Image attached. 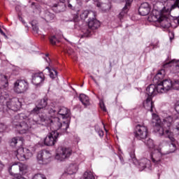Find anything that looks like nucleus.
<instances>
[{
    "label": "nucleus",
    "mask_w": 179,
    "mask_h": 179,
    "mask_svg": "<svg viewBox=\"0 0 179 179\" xmlns=\"http://www.w3.org/2000/svg\"><path fill=\"white\" fill-rule=\"evenodd\" d=\"M57 41H58V40L57 39V37H55V36H52L50 38V42L51 43V44H52L53 45L57 44Z\"/></svg>",
    "instance_id": "36"
},
{
    "label": "nucleus",
    "mask_w": 179,
    "mask_h": 179,
    "mask_svg": "<svg viewBox=\"0 0 179 179\" xmlns=\"http://www.w3.org/2000/svg\"><path fill=\"white\" fill-rule=\"evenodd\" d=\"M88 27L91 30H96L100 27V22L95 18H92L88 22Z\"/></svg>",
    "instance_id": "22"
},
{
    "label": "nucleus",
    "mask_w": 179,
    "mask_h": 179,
    "mask_svg": "<svg viewBox=\"0 0 179 179\" xmlns=\"http://www.w3.org/2000/svg\"><path fill=\"white\" fill-rule=\"evenodd\" d=\"M99 106L101 110H103V111H105V112L107 111V108H106V105H104V102L101 101L99 103Z\"/></svg>",
    "instance_id": "39"
},
{
    "label": "nucleus",
    "mask_w": 179,
    "mask_h": 179,
    "mask_svg": "<svg viewBox=\"0 0 179 179\" xmlns=\"http://www.w3.org/2000/svg\"><path fill=\"white\" fill-rule=\"evenodd\" d=\"M97 134L99 136H104V132L103 130H98Z\"/></svg>",
    "instance_id": "42"
},
{
    "label": "nucleus",
    "mask_w": 179,
    "mask_h": 179,
    "mask_svg": "<svg viewBox=\"0 0 179 179\" xmlns=\"http://www.w3.org/2000/svg\"><path fill=\"white\" fill-rule=\"evenodd\" d=\"M159 2H161L162 3H166L167 2V4L171 7L170 10H173V9H171V0H158Z\"/></svg>",
    "instance_id": "35"
},
{
    "label": "nucleus",
    "mask_w": 179,
    "mask_h": 179,
    "mask_svg": "<svg viewBox=\"0 0 179 179\" xmlns=\"http://www.w3.org/2000/svg\"><path fill=\"white\" fill-rule=\"evenodd\" d=\"M41 121L43 122H47V124H50L52 131L55 132H60L59 135H62V134H65L66 132V129L69 128V120L64 121L62 123L59 121V117H51L50 119H41Z\"/></svg>",
    "instance_id": "3"
},
{
    "label": "nucleus",
    "mask_w": 179,
    "mask_h": 179,
    "mask_svg": "<svg viewBox=\"0 0 179 179\" xmlns=\"http://www.w3.org/2000/svg\"><path fill=\"white\" fill-rule=\"evenodd\" d=\"M147 94L150 97V96H156L159 92L157 90V85L156 84H151L146 89Z\"/></svg>",
    "instance_id": "20"
},
{
    "label": "nucleus",
    "mask_w": 179,
    "mask_h": 179,
    "mask_svg": "<svg viewBox=\"0 0 179 179\" xmlns=\"http://www.w3.org/2000/svg\"><path fill=\"white\" fill-rule=\"evenodd\" d=\"M59 134V131H52V132H50L44 139L45 145H46V146H54V145H55L57 143L58 136L61 135Z\"/></svg>",
    "instance_id": "9"
},
{
    "label": "nucleus",
    "mask_w": 179,
    "mask_h": 179,
    "mask_svg": "<svg viewBox=\"0 0 179 179\" xmlns=\"http://www.w3.org/2000/svg\"><path fill=\"white\" fill-rule=\"evenodd\" d=\"M84 179H95L94 176L92 171H85L83 174Z\"/></svg>",
    "instance_id": "32"
},
{
    "label": "nucleus",
    "mask_w": 179,
    "mask_h": 179,
    "mask_svg": "<svg viewBox=\"0 0 179 179\" xmlns=\"http://www.w3.org/2000/svg\"><path fill=\"white\" fill-rule=\"evenodd\" d=\"M175 117L173 115H169L163 119V121L159 118L157 115L152 113V124L155 125V130L161 136H167L170 141L174 142V134L170 129V127L174 123Z\"/></svg>",
    "instance_id": "1"
},
{
    "label": "nucleus",
    "mask_w": 179,
    "mask_h": 179,
    "mask_svg": "<svg viewBox=\"0 0 179 179\" xmlns=\"http://www.w3.org/2000/svg\"><path fill=\"white\" fill-rule=\"evenodd\" d=\"M46 69H48V71H50V67H46Z\"/></svg>",
    "instance_id": "53"
},
{
    "label": "nucleus",
    "mask_w": 179,
    "mask_h": 179,
    "mask_svg": "<svg viewBox=\"0 0 179 179\" xmlns=\"http://www.w3.org/2000/svg\"><path fill=\"white\" fill-rule=\"evenodd\" d=\"M157 44H158V42H157L156 43H152L150 44V46H151V47H153V48H156V47H157Z\"/></svg>",
    "instance_id": "45"
},
{
    "label": "nucleus",
    "mask_w": 179,
    "mask_h": 179,
    "mask_svg": "<svg viewBox=\"0 0 179 179\" xmlns=\"http://www.w3.org/2000/svg\"><path fill=\"white\" fill-rule=\"evenodd\" d=\"M80 101L85 106V107H87V106H90V101L89 99V96H86L85 94H80L79 96Z\"/></svg>",
    "instance_id": "26"
},
{
    "label": "nucleus",
    "mask_w": 179,
    "mask_h": 179,
    "mask_svg": "<svg viewBox=\"0 0 179 179\" xmlns=\"http://www.w3.org/2000/svg\"><path fill=\"white\" fill-rule=\"evenodd\" d=\"M143 107L147 111H150L151 113L155 111V104L153 103V101H152V97L148 96L147 98L143 103Z\"/></svg>",
    "instance_id": "19"
},
{
    "label": "nucleus",
    "mask_w": 179,
    "mask_h": 179,
    "mask_svg": "<svg viewBox=\"0 0 179 179\" xmlns=\"http://www.w3.org/2000/svg\"><path fill=\"white\" fill-rule=\"evenodd\" d=\"M83 87V85H81V87Z\"/></svg>",
    "instance_id": "55"
},
{
    "label": "nucleus",
    "mask_w": 179,
    "mask_h": 179,
    "mask_svg": "<svg viewBox=\"0 0 179 179\" xmlns=\"http://www.w3.org/2000/svg\"><path fill=\"white\" fill-rule=\"evenodd\" d=\"M13 90L17 94H22L29 90V83L24 80H17L14 83Z\"/></svg>",
    "instance_id": "5"
},
{
    "label": "nucleus",
    "mask_w": 179,
    "mask_h": 179,
    "mask_svg": "<svg viewBox=\"0 0 179 179\" xmlns=\"http://www.w3.org/2000/svg\"><path fill=\"white\" fill-rule=\"evenodd\" d=\"M145 144L149 149H156L157 147L155 146V143L153 142V140L148 138L145 141Z\"/></svg>",
    "instance_id": "31"
},
{
    "label": "nucleus",
    "mask_w": 179,
    "mask_h": 179,
    "mask_svg": "<svg viewBox=\"0 0 179 179\" xmlns=\"http://www.w3.org/2000/svg\"><path fill=\"white\" fill-rule=\"evenodd\" d=\"M51 154L47 150L40 151L37 155L39 164H48L51 162Z\"/></svg>",
    "instance_id": "10"
},
{
    "label": "nucleus",
    "mask_w": 179,
    "mask_h": 179,
    "mask_svg": "<svg viewBox=\"0 0 179 179\" xmlns=\"http://www.w3.org/2000/svg\"><path fill=\"white\" fill-rule=\"evenodd\" d=\"M120 160H121V157H120Z\"/></svg>",
    "instance_id": "57"
},
{
    "label": "nucleus",
    "mask_w": 179,
    "mask_h": 179,
    "mask_svg": "<svg viewBox=\"0 0 179 179\" xmlns=\"http://www.w3.org/2000/svg\"><path fill=\"white\" fill-rule=\"evenodd\" d=\"M87 34H90L92 33V30L87 29Z\"/></svg>",
    "instance_id": "48"
},
{
    "label": "nucleus",
    "mask_w": 179,
    "mask_h": 179,
    "mask_svg": "<svg viewBox=\"0 0 179 179\" xmlns=\"http://www.w3.org/2000/svg\"><path fill=\"white\" fill-rule=\"evenodd\" d=\"M46 19H48V20H52V19H54V15L50 14V15L49 14H47Z\"/></svg>",
    "instance_id": "40"
},
{
    "label": "nucleus",
    "mask_w": 179,
    "mask_h": 179,
    "mask_svg": "<svg viewBox=\"0 0 179 179\" xmlns=\"http://www.w3.org/2000/svg\"><path fill=\"white\" fill-rule=\"evenodd\" d=\"M50 76L52 79H55V76L54 75V73L51 72L50 71Z\"/></svg>",
    "instance_id": "44"
},
{
    "label": "nucleus",
    "mask_w": 179,
    "mask_h": 179,
    "mask_svg": "<svg viewBox=\"0 0 179 179\" xmlns=\"http://www.w3.org/2000/svg\"><path fill=\"white\" fill-rule=\"evenodd\" d=\"M131 160L135 166H138V169L141 171L145 170L146 167H150V160L146 158H143L141 160L138 161L136 158L134 157Z\"/></svg>",
    "instance_id": "12"
},
{
    "label": "nucleus",
    "mask_w": 179,
    "mask_h": 179,
    "mask_svg": "<svg viewBox=\"0 0 179 179\" xmlns=\"http://www.w3.org/2000/svg\"><path fill=\"white\" fill-rule=\"evenodd\" d=\"M73 22H78V17H75L74 18H73Z\"/></svg>",
    "instance_id": "49"
},
{
    "label": "nucleus",
    "mask_w": 179,
    "mask_h": 179,
    "mask_svg": "<svg viewBox=\"0 0 179 179\" xmlns=\"http://www.w3.org/2000/svg\"><path fill=\"white\" fill-rule=\"evenodd\" d=\"M48 110V114H51V115H54V114H57L58 113V106H54V104L52 103L50 105H48L46 107V109Z\"/></svg>",
    "instance_id": "27"
},
{
    "label": "nucleus",
    "mask_w": 179,
    "mask_h": 179,
    "mask_svg": "<svg viewBox=\"0 0 179 179\" xmlns=\"http://www.w3.org/2000/svg\"><path fill=\"white\" fill-rule=\"evenodd\" d=\"M8 129V126L4 123H0V133L5 132Z\"/></svg>",
    "instance_id": "33"
},
{
    "label": "nucleus",
    "mask_w": 179,
    "mask_h": 179,
    "mask_svg": "<svg viewBox=\"0 0 179 179\" xmlns=\"http://www.w3.org/2000/svg\"><path fill=\"white\" fill-rule=\"evenodd\" d=\"M78 171V165L71 164L67 168V174L72 176V174H75Z\"/></svg>",
    "instance_id": "29"
},
{
    "label": "nucleus",
    "mask_w": 179,
    "mask_h": 179,
    "mask_svg": "<svg viewBox=\"0 0 179 179\" xmlns=\"http://www.w3.org/2000/svg\"><path fill=\"white\" fill-rule=\"evenodd\" d=\"M31 26L34 31H36L37 33V31H38V27L37 26V24H36L34 22H32Z\"/></svg>",
    "instance_id": "38"
},
{
    "label": "nucleus",
    "mask_w": 179,
    "mask_h": 179,
    "mask_svg": "<svg viewBox=\"0 0 179 179\" xmlns=\"http://www.w3.org/2000/svg\"><path fill=\"white\" fill-rule=\"evenodd\" d=\"M87 16H89L90 17H92V16L95 17L96 13H94L93 11L84 10L80 14V17H81V19H83V20H85V19H87Z\"/></svg>",
    "instance_id": "28"
},
{
    "label": "nucleus",
    "mask_w": 179,
    "mask_h": 179,
    "mask_svg": "<svg viewBox=\"0 0 179 179\" xmlns=\"http://www.w3.org/2000/svg\"><path fill=\"white\" fill-rule=\"evenodd\" d=\"M135 138L139 141H143L148 138V127L138 124L136 127Z\"/></svg>",
    "instance_id": "8"
},
{
    "label": "nucleus",
    "mask_w": 179,
    "mask_h": 179,
    "mask_svg": "<svg viewBox=\"0 0 179 179\" xmlns=\"http://www.w3.org/2000/svg\"><path fill=\"white\" fill-rule=\"evenodd\" d=\"M171 68V71L173 73H179V64L173 59L171 62L164 63L163 68Z\"/></svg>",
    "instance_id": "17"
},
{
    "label": "nucleus",
    "mask_w": 179,
    "mask_h": 179,
    "mask_svg": "<svg viewBox=\"0 0 179 179\" xmlns=\"http://www.w3.org/2000/svg\"><path fill=\"white\" fill-rule=\"evenodd\" d=\"M0 33L1 34H2V36H4V37H6V34H5V32H3V31H2L1 28H0Z\"/></svg>",
    "instance_id": "46"
},
{
    "label": "nucleus",
    "mask_w": 179,
    "mask_h": 179,
    "mask_svg": "<svg viewBox=\"0 0 179 179\" xmlns=\"http://www.w3.org/2000/svg\"><path fill=\"white\" fill-rule=\"evenodd\" d=\"M57 114L61 115L63 120H66L69 121V124L71 122V110H69L66 107L57 108Z\"/></svg>",
    "instance_id": "15"
},
{
    "label": "nucleus",
    "mask_w": 179,
    "mask_h": 179,
    "mask_svg": "<svg viewBox=\"0 0 179 179\" xmlns=\"http://www.w3.org/2000/svg\"><path fill=\"white\" fill-rule=\"evenodd\" d=\"M3 169V164L2 162H0V171Z\"/></svg>",
    "instance_id": "47"
},
{
    "label": "nucleus",
    "mask_w": 179,
    "mask_h": 179,
    "mask_svg": "<svg viewBox=\"0 0 179 179\" xmlns=\"http://www.w3.org/2000/svg\"><path fill=\"white\" fill-rule=\"evenodd\" d=\"M54 72H55V75H57L58 72H57V71L54 70Z\"/></svg>",
    "instance_id": "51"
},
{
    "label": "nucleus",
    "mask_w": 179,
    "mask_h": 179,
    "mask_svg": "<svg viewBox=\"0 0 179 179\" xmlns=\"http://www.w3.org/2000/svg\"><path fill=\"white\" fill-rule=\"evenodd\" d=\"M9 86L8 78L6 76L0 74V89H6Z\"/></svg>",
    "instance_id": "24"
},
{
    "label": "nucleus",
    "mask_w": 179,
    "mask_h": 179,
    "mask_svg": "<svg viewBox=\"0 0 179 179\" xmlns=\"http://www.w3.org/2000/svg\"><path fill=\"white\" fill-rule=\"evenodd\" d=\"M32 179H47V178H45V175H43L41 173H38L36 174Z\"/></svg>",
    "instance_id": "34"
},
{
    "label": "nucleus",
    "mask_w": 179,
    "mask_h": 179,
    "mask_svg": "<svg viewBox=\"0 0 179 179\" xmlns=\"http://www.w3.org/2000/svg\"><path fill=\"white\" fill-rule=\"evenodd\" d=\"M138 13L141 16H147V15H149L150 13V5H149V3H142L138 8Z\"/></svg>",
    "instance_id": "18"
},
{
    "label": "nucleus",
    "mask_w": 179,
    "mask_h": 179,
    "mask_svg": "<svg viewBox=\"0 0 179 179\" xmlns=\"http://www.w3.org/2000/svg\"><path fill=\"white\" fill-rule=\"evenodd\" d=\"M175 61L178 64L179 60H178V62L177 60H175Z\"/></svg>",
    "instance_id": "54"
},
{
    "label": "nucleus",
    "mask_w": 179,
    "mask_h": 179,
    "mask_svg": "<svg viewBox=\"0 0 179 179\" xmlns=\"http://www.w3.org/2000/svg\"><path fill=\"white\" fill-rule=\"evenodd\" d=\"M161 27H163V29H169L171 27V23L170 22V19L167 18V17L165 16L164 14L161 18V20H159V22Z\"/></svg>",
    "instance_id": "21"
},
{
    "label": "nucleus",
    "mask_w": 179,
    "mask_h": 179,
    "mask_svg": "<svg viewBox=\"0 0 179 179\" xmlns=\"http://www.w3.org/2000/svg\"><path fill=\"white\" fill-rule=\"evenodd\" d=\"M170 148H173V150L167 152H162V148L159 147L155 148L151 154L152 162H153L155 164H160V163L162 162V157L163 155H169V153H173V152L176 150V144L173 143H171Z\"/></svg>",
    "instance_id": "4"
},
{
    "label": "nucleus",
    "mask_w": 179,
    "mask_h": 179,
    "mask_svg": "<svg viewBox=\"0 0 179 179\" xmlns=\"http://www.w3.org/2000/svg\"><path fill=\"white\" fill-rule=\"evenodd\" d=\"M48 99L43 98V99L38 100L36 106L31 111V114H40L43 112V110H45L48 106L47 102Z\"/></svg>",
    "instance_id": "11"
},
{
    "label": "nucleus",
    "mask_w": 179,
    "mask_h": 179,
    "mask_svg": "<svg viewBox=\"0 0 179 179\" xmlns=\"http://www.w3.org/2000/svg\"><path fill=\"white\" fill-rule=\"evenodd\" d=\"M53 10H56V12H62V10H60L61 6H58V4L53 5Z\"/></svg>",
    "instance_id": "37"
},
{
    "label": "nucleus",
    "mask_w": 179,
    "mask_h": 179,
    "mask_svg": "<svg viewBox=\"0 0 179 179\" xmlns=\"http://www.w3.org/2000/svg\"><path fill=\"white\" fill-rule=\"evenodd\" d=\"M104 2H108V0H101V1L96 3V6L101 8L103 12H106L110 10V6Z\"/></svg>",
    "instance_id": "23"
},
{
    "label": "nucleus",
    "mask_w": 179,
    "mask_h": 179,
    "mask_svg": "<svg viewBox=\"0 0 179 179\" xmlns=\"http://www.w3.org/2000/svg\"><path fill=\"white\" fill-rule=\"evenodd\" d=\"M14 155L17 160H20L21 162H24V160H27V159L33 156L30 150L23 148H18L17 150L15 151Z\"/></svg>",
    "instance_id": "6"
},
{
    "label": "nucleus",
    "mask_w": 179,
    "mask_h": 179,
    "mask_svg": "<svg viewBox=\"0 0 179 179\" xmlns=\"http://www.w3.org/2000/svg\"><path fill=\"white\" fill-rule=\"evenodd\" d=\"M19 19L23 23V24H24L25 27H27V24H26V22H24L23 18L22 17H20Z\"/></svg>",
    "instance_id": "43"
},
{
    "label": "nucleus",
    "mask_w": 179,
    "mask_h": 179,
    "mask_svg": "<svg viewBox=\"0 0 179 179\" xmlns=\"http://www.w3.org/2000/svg\"><path fill=\"white\" fill-rule=\"evenodd\" d=\"M175 110L179 114V101L178 102H176V103L175 105Z\"/></svg>",
    "instance_id": "41"
},
{
    "label": "nucleus",
    "mask_w": 179,
    "mask_h": 179,
    "mask_svg": "<svg viewBox=\"0 0 179 179\" xmlns=\"http://www.w3.org/2000/svg\"><path fill=\"white\" fill-rule=\"evenodd\" d=\"M163 13L160 12L159 10H157L156 9L152 10L150 15L148 16V20L149 22H157L159 23L160 20H162V17H163Z\"/></svg>",
    "instance_id": "16"
},
{
    "label": "nucleus",
    "mask_w": 179,
    "mask_h": 179,
    "mask_svg": "<svg viewBox=\"0 0 179 179\" xmlns=\"http://www.w3.org/2000/svg\"><path fill=\"white\" fill-rule=\"evenodd\" d=\"M31 119L26 116L24 113H20L13 118L12 124L17 132L23 135L27 134L31 128Z\"/></svg>",
    "instance_id": "2"
},
{
    "label": "nucleus",
    "mask_w": 179,
    "mask_h": 179,
    "mask_svg": "<svg viewBox=\"0 0 179 179\" xmlns=\"http://www.w3.org/2000/svg\"><path fill=\"white\" fill-rule=\"evenodd\" d=\"M17 143H22V138L20 137H13L10 141V145L13 148H15Z\"/></svg>",
    "instance_id": "30"
},
{
    "label": "nucleus",
    "mask_w": 179,
    "mask_h": 179,
    "mask_svg": "<svg viewBox=\"0 0 179 179\" xmlns=\"http://www.w3.org/2000/svg\"><path fill=\"white\" fill-rule=\"evenodd\" d=\"M68 6H69V8H72V5H71V4H69Z\"/></svg>",
    "instance_id": "52"
},
{
    "label": "nucleus",
    "mask_w": 179,
    "mask_h": 179,
    "mask_svg": "<svg viewBox=\"0 0 179 179\" xmlns=\"http://www.w3.org/2000/svg\"><path fill=\"white\" fill-rule=\"evenodd\" d=\"M62 3H64V2H66L68 0H59Z\"/></svg>",
    "instance_id": "50"
},
{
    "label": "nucleus",
    "mask_w": 179,
    "mask_h": 179,
    "mask_svg": "<svg viewBox=\"0 0 179 179\" xmlns=\"http://www.w3.org/2000/svg\"><path fill=\"white\" fill-rule=\"evenodd\" d=\"M72 155V149L70 148L62 147L56 154L55 159L59 162H64L66 159H69Z\"/></svg>",
    "instance_id": "7"
},
{
    "label": "nucleus",
    "mask_w": 179,
    "mask_h": 179,
    "mask_svg": "<svg viewBox=\"0 0 179 179\" xmlns=\"http://www.w3.org/2000/svg\"><path fill=\"white\" fill-rule=\"evenodd\" d=\"M6 106L10 110L13 111H17L20 107H22V102L17 98H13L10 101H7Z\"/></svg>",
    "instance_id": "14"
},
{
    "label": "nucleus",
    "mask_w": 179,
    "mask_h": 179,
    "mask_svg": "<svg viewBox=\"0 0 179 179\" xmlns=\"http://www.w3.org/2000/svg\"><path fill=\"white\" fill-rule=\"evenodd\" d=\"M134 0H126V4L124 7L122 8V12L120 13V16L122 17L128 13V10L131 6V3H132Z\"/></svg>",
    "instance_id": "25"
},
{
    "label": "nucleus",
    "mask_w": 179,
    "mask_h": 179,
    "mask_svg": "<svg viewBox=\"0 0 179 179\" xmlns=\"http://www.w3.org/2000/svg\"><path fill=\"white\" fill-rule=\"evenodd\" d=\"M46 57H48V55H46Z\"/></svg>",
    "instance_id": "56"
},
{
    "label": "nucleus",
    "mask_w": 179,
    "mask_h": 179,
    "mask_svg": "<svg viewBox=\"0 0 179 179\" xmlns=\"http://www.w3.org/2000/svg\"><path fill=\"white\" fill-rule=\"evenodd\" d=\"M45 80V76L43 73H36L32 76V83L36 87H39L44 83V80Z\"/></svg>",
    "instance_id": "13"
}]
</instances>
